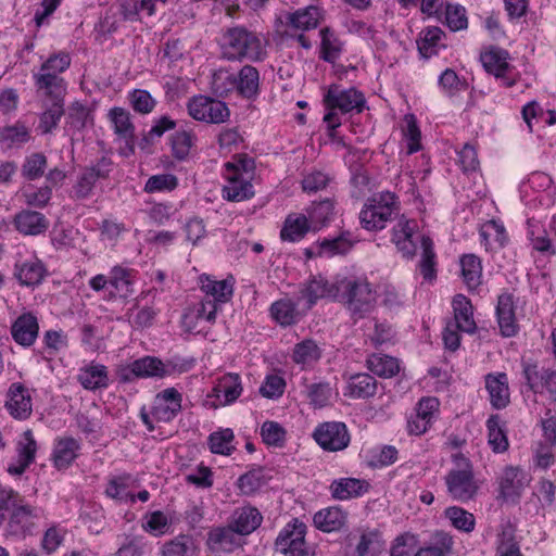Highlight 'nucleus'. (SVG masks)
I'll use <instances>...</instances> for the list:
<instances>
[{"label": "nucleus", "instance_id": "obj_39", "mask_svg": "<svg viewBox=\"0 0 556 556\" xmlns=\"http://www.w3.org/2000/svg\"><path fill=\"white\" fill-rule=\"evenodd\" d=\"M161 556H199L200 548L192 536L179 534L166 541L160 551Z\"/></svg>", "mask_w": 556, "mask_h": 556}, {"label": "nucleus", "instance_id": "obj_19", "mask_svg": "<svg viewBox=\"0 0 556 556\" xmlns=\"http://www.w3.org/2000/svg\"><path fill=\"white\" fill-rule=\"evenodd\" d=\"M33 79L37 91L41 92L51 103H64L67 83L62 76L35 73Z\"/></svg>", "mask_w": 556, "mask_h": 556}, {"label": "nucleus", "instance_id": "obj_62", "mask_svg": "<svg viewBox=\"0 0 556 556\" xmlns=\"http://www.w3.org/2000/svg\"><path fill=\"white\" fill-rule=\"evenodd\" d=\"M266 481L264 469L257 467L240 476L237 485L242 494L251 495L265 485Z\"/></svg>", "mask_w": 556, "mask_h": 556}, {"label": "nucleus", "instance_id": "obj_59", "mask_svg": "<svg viewBox=\"0 0 556 556\" xmlns=\"http://www.w3.org/2000/svg\"><path fill=\"white\" fill-rule=\"evenodd\" d=\"M444 516L451 521L452 526L459 531L470 533L475 530L476 518L473 514L459 506H451L444 510Z\"/></svg>", "mask_w": 556, "mask_h": 556}, {"label": "nucleus", "instance_id": "obj_23", "mask_svg": "<svg viewBox=\"0 0 556 556\" xmlns=\"http://www.w3.org/2000/svg\"><path fill=\"white\" fill-rule=\"evenodd\" d=\"M527 483V476L521 468L506 466L498 478L500 493L504 498L519 497Z\"/></svg>", "mask_w": 556, "mask_h": 556}, {"label": "nucleus", "instance_id": "obj_31", "mask_svg": "<svg viewBox=\"0 0 556 556\" xmlns=\"http://www.w3.org/2000/svg\"><path fill=\"white\" fill-rule=\"evenodd\" d=\"M452 305L454 318L448 323L458 327L463 332L473 333L477 329V325L473 318V308L470 300L463 294H457L454 296Z\"/></svg>", "mask_w": 556, "mask_h": 556}, {"label": "nucleus", "instance_id": "obj_57", "mask_svg": "<svg viewBox=\"0 0 556 556\" xmlns=\"http://www.w3.org/2000/svg\"><path fill=\"white\" fill-rule=\"evenodd\" d=\"M233 440V431L230 428H225L211 433L207 443L212 453L228 456L235 451Z\"/></svg>", "mask_w": 556, "mask_h": 556}, {"label": "nucleus", "instance_id": "obj_2", "mask_svg": "<svg viewBox=\"0 0 556 556\" xmlns=\"http://www.w3.org/2000/svg\"><path fill=\"white\" fill-rule=\"evenodd\" d=\"M224 185L220 190L223 200L227 202H243L255 195L253 180L255 162L245 154H238L224 164L222 173Z\"/></svg>", "mask_w": 556, "mask_h": 556}, {"label": "nucleus", "instance_id": "obj_12", "mask_svg": "<svg viewBox=\"0 0 556 556\" xmlns=\"http://www.w3.org/2000/svg\"><path fill=\"white\" fill-rule=\"evenodd\" d=\"M509 53L507 50L491 47L480 54V61L483 68L505 88H511L518 81L519 75L514 74V67L509 64Z\"/></svg>", "mask_w": 556, "mask_h": 556}, {"label": "nucleus", "instance_id": "obj_53", "mask_svg": "<svg viewBox=\"0 0 556 556\" xmlns=\"http://www.w3.org/2000/svg\"><path fill=\"white\" fill-rule=\"evenodd\" d=\"M270 316L283 327L291 326L298 320L296 304L290 299H281L270 305Z\"/></svg>", "mask_w": 556, "mask_h": 556}, {"label": "nucleus", "instance_id": "obj_26", "mask_svg": "<svg viewBox=\"0 0 556 556\" xmlns=\"http://www.w3.org/2000/svg\"><path fill=\"white\" fill-rule=\"evenodd\" d=\"M262 521L261 511L254 506L245 505L233 510L229 523L240 535H248L254 532Z\"/></svg>", "mask_w": 556, "mask_h": 556}, {"label": "nucleus", "instance_id": "obj_40", "mask_svg": "<svg viewBox=\"0 0 556 556\" xmlns=\"http://www.w3.org/2000/svg\"><path fill=\"white\" fill-rule=\"evenodd\" d=\"M421 253L418 262V269L424 278L428 282H432L437 279V254L434 251L433 241L422 236L420 240Z\"/></svg>", "mask_w": 556, "mask_h": 556}, {"label": "nucleus", "instance_id": "obj_64", "mask_svg": "<svg viewBox=\"0 0 556 556\" xmlns=\"http://www.w3.org/2000/svg\"><path fill=\"white\" fill-rule=\"evenodd\" d=\"M353 247V241L349 233H343L332 239H324L319 243V254L331 257L339 254L348 253Z\"/></svg>", "mask_w": 556, "mask_h": 556}, {"label": "nucleus", "instance_id": "obj_55", "mask_svg": "<svg viewBox=\"0 0 556 556\" xmlns=\"http://www.w3.org/2000/svg\"><path fill=\"white\" fill-rule=\"evenodd\" d=\"M370 371L380 376L390 378L400 371L399 361L392 356L383 354H372L367 359Z\"/></svg>", "mask_w": 556, "mask_h": 556}, {"label": "nucleus", "instance_id": "obj_56", "mask_svg": "<svg viewBox=\"0 0 556 556\" xmlns=\"http://www.w3.org/2000/svg\"><path fill=\"white\" fill-rule=\"evenodd\" d=\"M22 199L29 207L45 208L52 199V188L48 185L28 186L22 190Z\"/></svg>", "mask_w": 556, "mask_h": 556}, {"label": "nucleus", "instance_id": "obj_6", "mask_svg": "<svg viewBox=\"0 0 556 556\" xmlns=\"http://www.w3.org/2000/svg\"><path fill=\"white\" fill-rule=\"evenodd\" d=\"M324 105L327 113L324 123L331 128L341 126V116L338 113L346 114L352 111L362 112L365 106V98L355 88L341 89L338 85H331L324 96Z\"/></svg>", "mask_w": 556, "mask_h": 556}, {"label": "nucleus", "instance_id": "obj_28", "mask_svg": "<svg viewBox=\"0 0 556 556\" xmlns=\"http://www.w3.org/2000/svg\"><path fill=\"white\" fill-rule=\"evenodd\" d=\"M313 522L323 532H337L346 527L348 513L339 506H330L318 510Z\"/></svg>", "mask_w": 556, "mask_h": 556}, {"label": "nucleus", "instance_id": "obj_10", "mask_svg": "<svg viewBox=\"0 0 556 556\" xmlns=\"http://www.w3.org/2000/svg\"><path fill=\"white\" fill-rule=\"evenodd\" d=\"M114 168L115 164L110 156H102L84 167L73 187L75 198L79 200L89 198L97 181L109 179Z\"/></svg>", "mask_w": 556, "mask_h": 556}, {"label": "nucleus", "instance_id": "obj_37", "mask_svg": "<svg viewBox=\"0 0 556 556\" xmlns=\"http://www.w3.org/2000/svg\"><path fill=\"white\" fill-rule=\"evenodd\" d=\"M137 271L124 265H115L109 274L110 286L121 295L128 296L134 293V283Z\"/></svg>", "mask_w": 556, "mask_h": 556}, {"label": "nucleus", "instance_id": "obj_49", "mask_svg": "<svg viewBox=\"0 0 556 556\" xmlns=\"http://www.w3.org/2000/svg\"><path fill=\"white\" fill-rule=\"evenodd\" d=\"M90 117V110L79 101H74L67 109L64 130L68 135H75L83 130Z\"/></svg>", "mask_w": 556, "mask_h": 556}, {"label": "nucleus", "instance_id": "obj_5", "mask_svg": "<svg viewBox=\"0 0 556 556\" xmlns=\"http://www.w3.org/2000/svg\"><path fill=\"white\" fill-rule=\"evenodd\" d=\"M400 213V201L395 193L381 191L370 195L359 212V222L368 231H379Z\"/></svg>", "mask_w": 556, "mask_h": 556}, {"label": "nucleus", "instance_id": "obj_18", "mask_svg": "<svg viewBox=\"0 0 556 556\" xmlns=\"http://www.w3.org/2000/svg\"><path fill=\"white\" fill-rule=\"evenodd\" d=\"M12 223L14 228L24 236H40L50 226V222L45 214L29 208L16 213Z\"/></svg>", "mask_w": 556, "mask_h": 556}, {"label": "nucleus", "instance_id": "obj_43", "mask_svg": "<svg viewBox=\"0 0 556 556\" xmlns=\"http://www.w3.org/2000/svg\"><path fill=\"white\" fill-rule=\"evenodd\" d=\"M156 2L165 4L167 0H121L119 13L125 21H139L142 12L149 16L155 13Z\"/></svg>", "mask_w": 556, "mask_h": 556}, {"label": "nucleus", "instance_id": "obj_44", "mask_svg": "<svg viewBox=\"0 0 556 556\" xmlns=\"http://www.w3.org/2000/svg\"><path fill=\"white\" fill-rule=\"evenodd\" d=\"M320 12L317 7L309 5L299 9L287 16V25L296 30H309L318 26Z\"/></svg>", "mask_w": 556, "mask_h": 556}, {"label": "nucleus", "instance_id": "obj_52", "mask_svg": "<svg viewBox=\"0 0 556 556\" xmlns=\"http://www.w3.org/2000/svg\"><path fill=\"white\" fill-rule=\"evenodd\" d=\"M47 270L39 260L27 261L16 268V278L24 286L39 285Z\"/></svg>", "mask_w": 556, "mask_h": 556}, {"label": "nucleus", "instance_id": "obj_48", "mask_svg": "<svg viewBox=\"0 0 556 556\" xmlns=\"http://www.w3.org/2000/svg\"><path fill=\"white\" fill-rule=\"evenodd\" d=\"M444 33L440 27L429 26L422 29L417 39L418 51L421 56L429 59L439 52Z\"/></svg>", "mask_w": 556, "mask_h": 556}, {"label": "nucleus", "instance_id": "obj_35", "mask_svg": "<svg viewBox=\"0 0 556 556\" xmlns=\"http://www.w3.org/2000/svg\"><path fill=\"white\" fill-rule=\"evenodd\" d=\"M80 443L72 437L60 438L53 448V463L58 469H66L78 457Z\"/></svg>", "mask_w": 556, "mask_h": 556}, {"label": "nucleus", "instance_id": "obj_34", "mask_svg": "<svg viewBox=\"0 0 556 556\" xmlns=\"http://www.w3.org/2000/svg\"><path fill=\"white\" fill-rule=\"evenodd\" d=\"M312 228L305 214H289L280 230V239L286 242L301 241Z\"/></svg>", "mask_w": 556, "mask_h": 556}, {"label": "nucleus", "instance_id": "obj_47", "mask_svg": "<svg viewBox=\"0 0 556 556\" xmlns=\"http://www.w3.org/2000/svg\"><path fill=\"white\" fill-rule=\"evenodd\" d=\"M377 391V380L369 374H356L349 379L346 395L355 399L374 396Z\"/></svg>", "mask_w": 556, "mask_h": 556}, {"label": "nucleus", "instance_id": "obj_9", "mask_svg": "<svg viewBox=\"0 0 556 556\" xmlns=\"http://www.w3.org/2000/svg\"><path fill=\"white\" fill-rule=\"evenodd\" d=\"M188 114L195 121L207 124L225 123L230 111L227 104L207 96H193L187 102Z\"/></svg>", "mask_w": 556, "mask_h": 556}, {"label": "nucleus", "instance_id": "obj_42", "mask_svg": "<svg viewBox=\"0 0 556 556\" xmlns=\"http://www.w3.org/2000/svg\"><path fill=\"white\" fill-rule=\"evenodd\" d=\"M139 378H164L170 376L175 371V367L170 364L163 363L154 356H143L135 361Z\"/></svg>", "mask_w": 556, "mask_h": 556}, {"label": "nucleus", "instance_id": "obj_61", "mask_svg": "<svg viewBox=\"0 0 556 556\" xmlns=\"http://www.w3.org/2000/svg\"><path fill=\"white\" fill-rule=\"evenodd\" d=\"M307 218L312 228L326 225L333 215V203L329 199L313 203L306 208Z\"/></svg>", "mask_w": 556, "mask_h": 556}, {"label": "nucleus", "instance_id": "obj_30", "mask_svg": "<svg viewBox=\"0 0 556 556\" xmlns=\"http://www.w3.org/2000/svg\"><path fill=\"white\" fill-rule=\"evenodd\" d=\"M5 406L14 418H27L31 413V399L28 390L21 383L11 384Z\"/></svg>", "mask_w": 556, "mask_h": 556}, {"label": "nucleus", "instance_id": "obj_3", "mask_svg": "<svg viewBox=\"0 0 556 556\" xmlns=\"http://www.w3.org/2000/svg\"><path fill=\"white\" fill-rule=\"evenodd\" d=\"M338 301L343 302L355 319L364 318L376 306L377 292L364 276L338 279Z\"/></svg>", "mask_w": 556, "mask_h": 556}, {"label": "nucleus", "instance_id": "obj_60", "mask_svg": "<svg viewBox=\"0 0 556 556\" xmlns=\"http://www.w3.org/2000/svg\"><path fill=\"white\" fill-rule=\"evenodd\" d=\"M496 544V556H522L510 525L505 526L498 533Z\"/></svg>", "mask_w": 556, "mask_h": 556}, {"label": "nucleus", "instance_id": "obj_7", "mask_svg": "<svg viewBox=\"0 0 556 556\" xmlns=\"http://www.w3.org/2000/svg\"><path fill=\"white\" fill-rule=\"evenodd\" d=\"M182 408V394L176 388H167L159 392L148 410L142 406L139 416L147 429L152 432L155 429L154 422H170Z\"/></svg>", "mask_w": 556, "mask_h": 556}, {"label": "nucleus", "instance_id": "obj_25", "mask_svg": "<svg viewBox=\"0 0 556 556\" xmlns=\"http://www.w3.org/2000/svg\"><path fill=\"white\" fill-rule=\"evenodd\" d=\"M243 387L239 374H226L220 377L210 396H214L223 406L235 403L242 394Z\"/></svg>", "mask_w": 556, "mask_h": 556}, {"label": "nucleus", "instance_id": "obj_36", "mask_svg": "<svg viewBox=\"0 0 556 556\" xmlns=\"http://www.w3.org/2000/svg\"><path fill=\"white\" fill-rule=\"evenodd\" d=\"M368 490V483L355 478H341L330 484L331 496L339 501L358 497Z\"/></svg>", "mask_w": 556, "mask_h": 556}, {"label": "nucleus", "instance_id": "obj_58", "mask_svg": "<svg viewBox=\"0 0 556 556\" xmlns=\"http://www.w3.org/2000/svg\"><path fill=\"white\" fill-rule=\"evenodd\" d=\"M47 165V156L41 152H35L25 157L21 174L26 180H37L45 175Z\"/></svg>", "mask_w": 556, "mask_h": 556}, {"label": "nucleus", "instance_id": "obj_15", "mask_svg": "<svg viewBox=\"0 0 556 556\" xmlns=\"http://www.w3.org/2000/svg\"><path fill=\"white\" fill-rule=\"evenodd\" d=\"M13 341L22 348H30L39 336L38 318L30 312L21 314L10 327Z\"/></svg>", "mask_w": 556, "mask_h": 556}, {"label": "nucleus", "instance_id": "obj_11", "mask_svg": "<svg viewBox=\"0 0 556 556\" xmlns=\"http://www.w3.org/2000/svg\"><path fill=\"white\" fill-rule=\"evenodd\" d=\"M306 526L294 518L279 532L275 541L276 552L283 556H309L305 542Z\"/></svg>", "mask_w": 556, "mask_h": 556}, {"label": "nucleus", "instance_id": "obj_14", "mask_svg": "<svg viewBox=\"0 0 556 556\" xmlns=\"http://www.w3.org/2000/svg\"><path fill=\"white\" fill-rule=\"evenodd\" d=\"M439 400L437 397H422L414 414L407 419V431L413 435L424 434L432 425L439 412Z\"/></svg>", "mask_w": 556, "mask_h": 556}, {"label": "nucleus", "instance_id": "obj_38", "mask_svg": "<svg viewBox=\"0 0 556 556\" xmlns=\"http://www.w3.org/2000/svg\"><path fill=\"white\" fill-rule=\"evenodd\" d=\"M464 283L470 291L477 290L482 283V263L476 254H464L459 260Z\"/></svg>", "mask_w": 556, "mask_h": 556}, {"label": "nucleus", "instance_id": "obj_22", "mask_svg": "<svg viewBox=\"0 0 556 556\" xmlns=\"http://www.w3.org/2000/svg\"><path fill=\"white\" fill-rule=\"evenodd\" d=\"M199 286L206 299L217 302L218 305L228 302L233 293L232 278L216 280L210 275L202 274L199 276Z\"/></svg>", "mask_w": 556, "mask_h": 556}, {"label": "nucleus", "instance_id": "obj_32", "mask_svg": "<svg viewBox=\"0 0 556 556\" xmlns=\"http://www.w3.org/2000/svg\"><path fill=\"white\" fill-rule=\"evenodd\" d=\"M135 485L136 479L130 473L124 472L109 478L104 493L108 497L121 503L134 504L132 493L128 489Z\"/></svg>", "mask_w": 556, "mask_h": 556}, {"label": "nucleus", "instance_id": "obj_63", "mask_svg": "<svg viewBox=\"0 0 556 556\" xmlns=\"http://www.w3.org/2000/svg\"><path fill=\"white\" fill-rule=\"evenodd\" d=\"M197 137L191 130H178L172 136V152L175 159L182 161L190 154Z\"/></svg>", "mask_w": 556, "mask_h": 556}, {"label": "nucleus", "instance_id": "obj_4", "mask_svg": "<svg viewBox=\"0 0 556 556\" xmlns=\"http://www.w3.org/2000/svg\"><path fill=\"white\" fill-rule=\"evenodd\" d=\"M451 459L453 467L444 476L446 492L452 500L467 503L476 497L480 489L473 465L463 453L453 454Z\"/></svg>", "mask_w": 556, "mask_h": 556}, {"label": "nucleus", "instance_id": "obj_46", "mask_svg": "<svg viewBox=\"0 0 556 556\" xmlns=\"http://www.w3.org/2000/svg\"><path fill=\"white\" fill-rule=\"evenodd\" d=\"M321 357V350L314 340L306 339L293 348L292 359L302 369L311 368Z\"/></svg>", "mask_w": 556, "mask_h": 556}, {"label": "nucleus", "instance_id": "obj_51", "mask_svg": "<svg viewBox=\"0 0 556 556\" xmlns=\"http://www.w3.org/2000/svg\"><path fill=\"white\" fill-rule=\"evenodd\" d=\"M211 90L217 97H228L236 92V77L230 68L222 67L213 72L211 77Z\"/></svg>", "mask_w": 556, "mask_h": 556}, {"label": "nucleus", "instance_id": "obj_24", "mask_svg": "<svg viewBox=\"0 0 556 556\" xmlns=\"http://www.w3.org/2000/svg\"><path fill=\"white\" fill-rule=\"evenodd\" d=\"M301 298L307 301L308 308L324 298L338 299V279L329 283L324 277L317 276L308 280L300 291Z\"/></svg>", "mask_w": 556, "mask_h": 556}, {"label": "nucleus", "instance_id": "obj_29", "mask_svg": "<svg viewBox=\"0 0 556 556\" xmlns=\"http://www.w3.org/2000/svg\"><path fill=\"white\" fill-rule=\"evenodd\" d=\"M77 380L84 389L89 391L106 389L110 383L106 366L94 362L79 369Z\"/></svg>", "mask_w": 556, "mask_h": 556}, {"label": "nucleus", "instance_id": "obj_13", "mask_svg": "<svg viewBox=\"0 0 556 556\" xmlns=\"http://www.w3.org/2000/svg\"><path fill=\"white\" fill-rule=\"evenodd\" d=\"M313 439L324 451L340 452L349 446L351 434L344 422L325 421L314 429Z\"/></svg>", "mask_w": 556, "mask_h": 556}, {"label": "nucleus", "instance_id": "obj_54", "mask_svg": "<svg viewBox=\"0 0 556 556\" xmlns=\"http://www.w3.org/2000/svg\"><path fill=\"white\" fill-rule=\"evenodd\" d=\"M141 528L153 536H162L168 532L170 528V519L161 510L147 513L142 518Z\"/></svg>", "mask_w": 556, "mask_h": 556}, {"label": "nucleus", "instance_id": "obj_41", "mask_svg": "<svg viewBox=\"0 0 556 556\" xmlns=\"http://www.w3.org/2000/svg\"><path fill=\"white\" fill-rule=\"evenodd\" d=\"M488 443L494 453H504L509 447L505 422L495 414L486 420Z\"/></svg>", "mask_w": 556, "mask_h": 556}, {"label": "nucleus", "instance_id": "obj_16", "mask_svg": "<svg viewBox=\"0 0 556 556\" xmlns=\"http://www.w3.org/2000/svg\"><path fill=\"white\" fill-rule=\"evenodd\" d=\"M109 119L113 125L115 135L125 141V148L122 150L124 155L134 153L135 147V126L130 118V113L119 106H114L109 111Z\"/></svg>", "mask_w": 556, "mask_h": 556}, {"label": "nucleus", "instance_id": "obj_45", "mask_svg": "<svg viewBox=\"0 0 556 556\" xmlns=\"http://www.w3.org/2000/svg\"><path fill=\"white\" fill-rule=\"evenodd\" d=\"M481 244L486 250L503 248L507 242V233L502 223L491 219L485 222L479 231Z\"/></svg>", "mask_w": 556, "mask_h": 556}, {"label": "nucleus", "instance_id": "obj_1", "mask_svg": "<svg viewBox=\"0 0 556 556\" xmlns=\"http://www.w3.org/2000/svg\"><path fill=\"white\" fill-rule=\"evenodd\" d=\"M220 55L229 62H262L267 58L261 36L244 26L228 27L219 40Z\"/></svg>", "mask_w": 556, "mask_h": 556}, {"label": "nucleus", "instance_id": "obj_27", "mask_svg": "<svg viewBox=\"0 0 556 556\" xmlns=\"http://www.w3.org/2000/svg\"><path fill=\"white\" fill-rule=\"evenodd\" d=\"M236 93L243 99L254 100L260 93V72L250 64L243 65L237 73Z\"/></svg>", "mask_w": 556, "mask_h": 556}, {"label": "nucleus", "instance_id": "obj_33", "mask_svg": "<svg viewBox=\"0 0 556 556\" xmlns=\"http://www.w3.org/2000/svg\"><path fill=\"white\" fill-rule=\"evenodd\" d=\"M238 535L230 523L228 527L214 528L207 534V545L213 551L230 553L240 545Z\"/></svg>", "mask_w": 556, "mask_h": 556}, {"label": "nucleus", "instance_id": "obj_8", "mask_svg": "<svg viewBox=\"0 0 556 556\" xmlns=\"http://www.w3.org/2000/svg\"><path fill=\"white\" fill-rule=\"evenodd\" d=\"M43 519L45 510L41 507L23 501L12 509L7 523V532L11 536L25 539L38 530Z\"/></svg>", "mask_w": 556, "mask_h": 556}, {"label": "nucleus", "instance_id": "obj_20", "mask_svg": "<svg viewBox=\"0 0 556 556\" xmlns=\"http://www.w3.org/2000/svg\"><path fill=\"white\" fill-rule=\"evenodd\" d=\"M485 389L490 404L495 409H503L510 403L508 378L505 372L488 374L484 376Z\"/></svg>", "mask_w": 556, "mask_h": 556}, {"label": "nucleus", "instance_id": "obj_50", "mask_svg": "<svg viewBox=\"0 0 556 556\" xmlns=\"http://www.w3.org/2000/svg\"><path fill=\"white\" fill-rule=\"evenodd\" d=\"M30 139L29 128L22 122L0 128V143L4 147L18 148Z\"/></svg>", "mask_w": 556, "mask_h": 556}, {"label": "nucleus", "instance_id": "obj_17", "mask_svg": "<svg viewBox=\"0 0 556 556\" xmlns=\"http://www.w3.org/2000/svg\"><path fill=\"white\" fill-rule=\"evenodd\" d=\"M496 319L500 332L505 338L515 337L519 331L516 318L514 296L510 293H502L497 298Z\"/></svg>", "mask_w": 556, "mask_h": 556}, {"label": "nucleus", "instance_id": "obj_21", "mask_svg": "<svg viewBox=\"0 0 556 556\" xmlns=\"http://www.w3.org/2000/svg\"><path fill=\"white\" fill-rule=\"evenodd\" d=\"M549 233L542 229L540 224L534 219L528 220V237L534 250L546 253L548 255H556V214L553 216L549 224Z\"/></svg>", "mask_w": 556, "mask_h": 556}]
</instances>
